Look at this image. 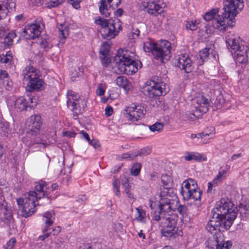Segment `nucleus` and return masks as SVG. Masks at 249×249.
Returning a JSON list of instances; mask_svg holds the SVG:
<instances>
[{
	"label": "nucleus",
	"instance_id": "obj_13",
	"mask_svg": "<svg viewBox=\"0 0 249 249\" xmlns=\"http://www.w3.org/2000/svg\"><path fill=\"white\" fill-rule=\"evenodd\" d=\"M171 43L168 40H162L156 45L153 55L162 63L167 61L171 57Z\"/></svg>",
	"mask_w": 249,
	"mask_h": 249
},
{
	"label": "nucleus",
	"instance_id": "obj_11",
	"mask_svg": "<svg viewBox=\"0 0 249 249\" xmlns=\"http://www.w3.org/2000/svg\"><path fill=\"white\" fill-rule=\"evenodd\" d=\"M67 106L73 112V118L77 119L78 115L82 113L87 107L84 99L81 98L79 95L72 90H69L67 93Z\"/></svg>",
	"mask_w": 249,
	"mask_h": 249
},
{
	"label": "nucleus",
	"instance_id": "obj_48",
	"mask_svg": "<svg viewBox=\"0 0 249 249\" xmlns=\"http://www.w3.org/2000/svg\"><path fill=\"white\" fill-rule=\"evenodd\" d=\"M106 89V86L105 83H101L98 85V87L96 89V92L97 95L102 96L104 94L105 90Z\"/></svg>",
	"mask_w": 249,
	"mask_h": 249
},
{
	"label": "nucleus",
	"instance_id": "obj_24",
	"mask_svg": "<svg viewBox=\"0 0 249 249\" xmlns=\"http://www.w3.org/2000/svg\"><path fill=\"white\" fill-rule=\"evenodd\" d=\"M225 177L218 172V175L211 182L208 183V188L207 192L208 193L213 194L215 191V188L218 184L222 181Z\"/></svg>",
	"mask_w": 249,
	"mask_h": 249
},
{
	"label": "nucleus",
	"instance_id": "obj_57",
	"mask_svg": "<svg viewBox=\"0 0 249 249\" xmlns=\"http://www.w3.org/2000/svg\"><path fill=\"white\" fill-rule=\"evenodd\" d=\"M140 31L137 28H133L132 30L131 36L132 37L130 36V38L135 39L139 36Z\"/></svg>",
	"mask_w": 249,
	"mask_h": 249
},
{
	"label": "nucleus",
	"instance_id": "obj_37",
	"mask_svg": "<svg viewBox=\"0 0 249 249\" xmlns=\"http://www.w3.org/2000/svg\"><path fill=\"white\" fill-rule=\"evenodd\" d=\"M12 53L10 52H7L5 55L0 54V63L7 64L12 60Z\"/></svg>",
	"mask_w": 249,
	"mask_h": 249
},
{
	"label": "nucleus",
	"instance_id": "obj_1",
	"mask_svg": "<svg viewBox=\"0 0 249 249\" xmlns=\"http://www.w3.org/2000/svg\"><path fill=\"white\" fill-rule=\"evenodd\" d=\"M237 216L233 204L227 198L218 201L213 209L206 229L212 233L229 230Z\"/></svg>",
	"mask_w": 249,
	"mask_h": 249
},
{
	"label": "nucleus",
	"instance_id": "obj_29",
	"mask_svg": "<svg viewBox=\"0 0 249 249\" xmlns=\"http://www.w3.org/2000/svg\"><path fill=\"white\" fill-rule=\"evenodd\" d=\"M222 231H219L218 233L219 235V245L218 249H229L232 246L231 242L230 241H225L224 240V236L222 234Z\"/></svg>",
	"mask_w": 249,
	"mask_h": 249
},
{
	"label": "nucleus",
	"instance_id": "obj_60",
	"mask_svg": "<svg viewBox=\"0 0 249 249\" xmlns=\"http://www.w3.org/2000/svg\"><path fill=\"white\" fill-rule=\"evenodd\" d=\"M51 234V231H47V233H45L42 235H40L38 236V240L44 241L45 239L49 237Z\"/></svg>",
	"mask_w": 249,
	"mask_h": 249
},
{
	"label": "nucleus",
	"instance_id": "obj_36",
	"mask_svg": "<svg viewBox=\"0 0 249 249\" xmlns=\"http://www.w3.org/2000/svg\"><path fill=\"white\" fill-rule=\"evenodd\" d=\"M16 37L17 35L15 31H11L6 36L4 42L8 46H11L13 44L14 41V38H16Z\"/></svg>",
	"mask_w": 249,
	"mask_h": 249
},
{
	"label": "nucleus",
	"instance_id": "obj_33",
	"mask_svg": "<svg viewBox=\"0 0 249 249\" xmlns=\"http://www.w3.org/2000/svg\"><path fill=\"white\" fill-rule=\"evenodd\" d=\"M115 81L116 84L119 87H122L124 89H126L128 88L129 82L125 77L120 76L117 78Z\"/></svg>",
	"mask_w": 249,
	"mask_h": 249
},
{
	"label": "nucleus",
	"instance_id": "obj_14",
	"mask_svg": "<svg viewBox=\"0 0 249 249\" xmlns=\"http://www.w3.org/2000/svg\"><path fill=\"white\" fill-rule=\"evenodd\" d=\"M145 112L146 110L143 107L132 104L125 108L124 114L129 120L132 122H137L139 119L144 117Z\"/></svg>",
	"mask_w": 249,
	"mask_h": 249
},
{
	"label": "nucleus",
	"instance_id": "obj_63",
	"mask_svg": "<svg viewBox=\"0 0 249 249\" xmlns=\"http://www.w3.org/2000/svg\"><path fill=\"white\" fill-rule=\"evenodd\" d=\"M87 198L86 196L84 195H80L77 197V199L76 201L79 203H82L84 202L86 200Z\"/></svg>",
	"mask_w": 249,
	"mask_h": 249
},
{
	"label": "nucleus",
	"instance_id": "obj_47",
	"mask_svg": "<svg viewBox=\"0 0 249 249\" xmlns=\"http://www.w3.org/2000/svg\"><path fill=\"white\" fill-rule=\"evenodd\" d=\"M199 112H196V111L193 112H186V119L188 120L189 121L192 122L194 120H195L198 115L197 114V113Z\"/></svg>",
	"mask_w": 249,
	"mask_h": 249
},
{
	"label": "nucleus",
	"instance_id": "obj_10",
	"mask_svg": "<svg viewBox=\"0 0 249 249\" xmlns=\"http://www.w3.org/2000/svg\"><path fill=\"white\" fill-rule=\"evenodd\" d=\"M226 43L230 51L236 53L237 60L241 63H247L248 61V48L242 44V40L233 35H227Z\"/></svg>",
	"mask_w": 249,
	"mask_h": 249
},
{
	"label": "nucleus",
	"instance_id": "obj_27",
	"mask_svg": "<svg viewBox=\"0 0 249 249\" xmlns=\"http://www.w3.org/2000/svg\"><path fill=\"white\" fill-rule=\"evenodd\" d=\"M217 13H218V10L213 9H212V10H211L210 11L207 12L205 14V15L203 16V18L206 21L212 20V26H213V27L214 28H215L214 27V24H215V23L214 21V20L217 19L218 20H219L220 21L221 20L223 19L222 17V18H221L220 17V15L218 16V18H215V17L216 16V14Z\"/></svg>",
	"mask_w": 249,
	"mask_h": 249
},
{
	"label": "nucleus",
	"instance_id": "obj_44",
	"mask_svg": "<svg viewBox=\"0 0 249 249\" xmlns=\"http://www.w3.org/2000/svg\"><path fill=\"white\" fill-rule=\"evenodd\" d=\"M8 76L6 71L0 69V88H1L2 85L5 83V79L7 78Z\"/></svg>",
	"mask_w": 249,
	"mask_h": 249
},
{
	"label": "nucleus",
	"instance_id": "obj_62",
	"mask_svg": "<svg viewBox=\"0 0 249 249\" xmlns=\"http://www.w3.org/2000/svg\"><path fill=\"white\" fill-rule=\"evenodd\" d=\"M113 112V108L111 107H107L105 109V114L107 116H110Z\"/></svg>",
	"mask_w": 249,
	"mask_h": 249
},
{
	"label": "nucleus",
	"instance_id": "obj_55",
	"mask_svg": "<svg viewBox=\"0 0 249 249\" xmlns=\"http://www.w3.org/2000/svg\"><path fill=\"white\" fill-rule=\"evenodd\" d=\"M13 85V82L9 80V76L5 79V83L2 85L7 90H10Z\"/></svg>",
	"mask_w": 249,
	"mask_h": 249
},
{
	"label": "nucleus",
	"instance_id": "obj_64",
	"mask_svg": "<svg viewBox=\"0 0 249 249\" xmlns=\"http://www.w3.org/2000/svg\"><path fill=\"white\" fill-rule=\"evenodd\" d=\"M115 16L121 17L123 13V10L122 8H119L114 12Z\"/></svg>",
	"mask_w": 249,
	"mask_h": 249
},
{
	"label": "nucleus",
	"instance_id": "obj_52",
	"mask_svg": "<svg viewBox=\"0 0 249 249\" xmlns=\"http://www.w3.org/2000/svg\"><path fill=\"white\" fill-rule=\"evenodd\" d=\"M249 210V206L245 203H240L239 205V211L241 213L246 214Z\"/></svg>",
	"mask_w": 249,
	"mask_h": 249
},
{
	"label": "nucleus",
	"instance_id": "obj_5",
	"mask_svg": "<svg viewBox=\"0 0 249 249\" xmlns=\"http://www.w3.org/2000/svg\"><path fill=\"white\" fill-rule=\"evenodd\" d=\"M135 54L128 50H120L118 54L114 57L115 67L120 72L127 75L136 73L138 69L141 68L140 61L135 60Z\"/></svg>",
	"mask_w": 249,
	"mask_h": 249
},
{
	"label": "nucleus",
	"instance_id": "obj_2",
	"mask_svg": "<svg viewBox=\"0 0 249 249\" xmlns=\"http://www.w3.org/2000/svg\"><path fill=\"white\" fill-rule=\"evenodd\" d=\"M47 183L42 180L36 183L35 191H29L27 196L17 199L18 204L20 206L21 214L27 217L32 215L36 211V205H44L51 203V199L47 191Z\"/></svg>",
	"mask_w": 249,
	"mask_h": 249
},
{
	"label": "nucleus",
	"instance_id": "obj_3",
	"mask_svg": "<svg viewBox=\"0 0 249 249\" xmlns=\"http://www.w3.org/2000/svg\"><path fill=\"white\" fill-rule=\"evenodd\" d=\"M166 205L167 207L161 205V203L158 205L159 211H154L153 203L150 204L151 209L152 210V219L159 221L160 225L162 228L161 232L162 235L168 239L175 238L178 235L177 223L178 217L177 214L173 213L172 210L174 209V206L176 204Z\"/></svg>",
	"mask_w": 249,
	"mask_h": 249
},
{
	"label": "nucleus",
	"instance_id": "obj_50",
	"mask_svg": "<svg viewBox=\"0 0 249 249\" xmlns=\"http://www.w3.org/2000/svg\"><path fill=\"white\" fill-rule=\"evenodd\" d=\"M16 243V239L12 238L7 242L6 244L3 247L5 249H13Z\"/></svg>",
	"mask_w": 249,
	"mask_h": 249
},
{
	"label": "nucleus",
	"instance_id": "obj_39",
	"mask_svg": "<svg viewBox=\"0 0 249 249\" xmlns=\"http://www.w3.org/2000/svg\"><path fill=\"white\" fill-rule=\"evenodd\" d=\"M110 51V45L108 43L105 42L101 46L99 53L100 55H108Z\"/></svg>",
	"mask_w": 249,
	"mask_h": 249
},
{
	"label": "nucleus",
	"instance_id": "obj_23",
	"mask_svg": "<svg viewBox=\"0 0 249 249\" xmlns=\"http://www.w3.org/2000/svg\"><path fill=\"white\" fill-rule=\"evenodd\" d=\"M184 159L185 160L190 161L194 160L196 161H201V160L205 161L207 160L206 157L202 156L196 152H187L184 156Z\"/></svg>",
	"mask_w": 249,
	"mask_h": 249
},
{
	"label": "nucleus",
	"instance_id": "obj_35",
	"mask_svg": "<svg viewBox=\"0 0 249 249\" xmlns=\"http://www.w3.org/2000/svg\"><path fill=\"white\" fill-rule=\"evenodd\" d=\"M138 216L136 218V220L142 222H145L146 212L142 207H139L136 208Z\"/></svg>",
	"mask_w": 249,
	"mask_h": 249
},
{
	"label": "nucleus",
	"instance_id": "obj_30",
	"mask_svg": "<svg viewBox=\"0 0 249 249\" xmlns=\"http://www.w3.org/2000/svg\"><path fill=\"white\" fill-rule=\"evenodd\" d=\"M219 245V235L213 236L212 238H210L208 240L207 247L210 249H218Z\"/></svg>",
	"mask_w": 249,
	"mask_h": 249
},
{
	"label": "nucleus",
	"instance_id": "obj_53",
	"mask_svg": "<svg viewBox=\"0 0 249 249\" xmlns=\"http://www.w3.org/2000/svg\"><path fill=\"white\" fill-rule=\"evenodd\" d=\"M177 209L178 213L183 217L186 215L187 208L185 205H179Z\"/></svg>",
	"mask_w": 249,
	"mask_h": 249
},
{
	"label": "nucleus",
	"instance_id": "obj_26",
	"mask_svg": "<svg viewBox=\"0 0 249 249\" xmlns=\"http://www.w3.org/2000/svg\"><path fill=\"white\" fill-rule=\"evenodd\" d=\"M197 102L199 104V106L196 107V112H206L208 111V107L210 105L208 99L204 96H202L200 99L197 100Z\"/></svg>",
	"mask_w": 249,
	"mask_h": 249
},
{
	"label": "nucleus",
	"instance_id": "obj_45",
	"mask_svg": "<svg viewBox=\"0 0 249 249\" xmlns=\"http://www.w3.org/2000/svg\"><path fill=\"white\" fill-rule=\"evenodd\" d=\"M196 21H187L186 24V27L187 29L190 30L191 31H195L197 29L198 27L197 24H196Z\"/></svg>",
	"mask_w": 249,
	"mask_h": 249
},
{
	"label": "nucleus",
	"instance_id": "obj_38",
	"mask_svg": "<svg viewBox=\"0 0 249 249\" xmlns=\"http://www.w3.org/2000/svg\"><path fill=\"white\" fill-rule=\"evenodd\" d=\"M120 181L115 177L113 178V188L115 195L120 197L121 196V193L120 191Z\"/></svg>",
	"mask_w": 249,
	"mask_h": 249
},
{
	"label": "nucleus",
	"instance_id": "obj_58",
	"mask_svg": "<svg viewBox=\"0 0 249 249\" xmlns=\"http://www.w3.org/2000/svg\"><path fill=\"white\" fill-rule=\"evenodd\" d=\"M50 228L51 229L50 230H48V231H51V233L53 232V235H57L61 231V228L59 226H56L54 229Z\"/></svg>",
	"mask_w": 249,
	"mask_h": 249
},
{
	"label": "nucleus",
	"instance_id": "obj_46",
	"mask_svg": "<svg viewBox=\"0 0 249 249\" xmlns=\"http://www.w3.org/2000/svg\"><path fill=\"white\" fill-rule=\"evenodd\" d=\"M65 0H51L47 3V7L51 8L58 6L64 1Z\"/></svg>",
	"mask_w": 249,
	"mask_h": 249
},
{
	"label": "nucleus",
	"instance_id": "obj_54",
	"mask_svg": "<svg viewBox=\"0 0 249 249\" xmlns=\"http://www.w3.org/2000/svg\"><path fill=\"white\" fill-rule=\"evenodd\" d=\"M82 0H68V2L71 4L73 8L78 9L80 8V3Z\"/></svg>",
	"mask_w": 249,
	"mask_h": 249
},
{
	"label": "nucleus",
	"instance_id": "obj_59",
	"mask_svg": "<svg viewBox=\"0 0 249 249\" xmlns=\"http://www.w3.org/2000/svg\"><path fill=\"white\" fill-rule=\"evenodd\" d=\"M63 135L64 136L69 138H74L76 135V133L72 131H68L64 132Z\"/></svg>",
	"mask_w": 249,
	"mask_h": 249
},
{
	"label": "nucleus",
	"instance_id": "obj_49",
	"mask_svg": "<svg viewBox=\"0 0 249 249\" xmlns=\"http://www.w3.org/2000/svg\"><path fill=\"white\" fill-rule=\"evenodd\" d=\"M109 54L106 55H100V59L104 67H107L108 64L111 62V59L109 58Z\"/></svg>",
	"mask_w": 249,
	"mask_h": 249
},
{
	"label": "nucleus",
	"instance_id": "obj_25",
	"mask_svg": "<svg viewBox=\"0 0 249 249\" xmlns=\"http://www.w3.org/2000/svg\"><path fill=\"white\" fill-rule=\"evenodd\" d=\"M225 177L218 172V175L211 182L208 183V188L207 192L208 193L213 194L215 191V188L218 184L222 181Z\"/></svg>",
	"mask_w": 249,
	"mask_h": 249
},
{
	"label": "nucleus",
	"instance_id": "obj_22",
	"mask_svg": "<svg viewBox=\"0 0 249 249\" xmlns=\"http://www.w3.org/2000/svg\"><path fill=\"white\" fill-rule=\"evenodd\" d=\"M122 184L123 188H124V192L126 194L128 198L132 200L133 201L136 199L134 196L133 190V185L132 183H130L127 178L124 177L122 179Z\"/></svg>",
	"mask_w": 249,
	"mask_h": 249
},
{
	"label": "nucleus",
	"instance_id": "obj_17",
	"mask_svg": "<svg viewBox=\"0 0 249 249\" xmlns=\"http://www.w3.org/2000/svg\"><path fill=\"white\" fill-rule=\"evenodd\" d=\"M40 115H33L30 117L29 121V130L27 132L28 136H36L40 131V128L42 124Z\"/></svg>",
	"mask_w": 249,
	"mask_h": 249
},
{
	"label": "nucleus",
	"instance_id": "obj_56",
	"mask_svg": "<svg viewBox=\"0 0 249 249\" xmlns=\"http://www.w3.org/2000/svg\"><path fill=\"white\" fill-rule=\"evenodd\" d=\"M209 136V134H204L203 133H198V134H192L191 135V138L192 139H194L195 138H197L198 139H202V138L204 137H207V136Z\"/></svg>",
	"mask_w": 249,
	"mask_h": 249
},
{
	"label": "nucleus",
	"instance_id": "obj_16",
	"mask_svg": "<svg viewBox=\"0 0 249 249\" xmlns=\"http://www.w3.org/2000/svg\"><path fill=\"white\" fill-rule=\"evenodd\" d=\"M174 63L186 73L191 72L194 70L192 61L187 54L181 53L176 56L174 58Z\"/></svg>",
	"mask_w": 249,
	"mask_h": 249
},
{
	"label": "nucleus",
	"instance_id": "obj_18",
	"mask_svg": "<svg viewBox=\"0 0 249 249\" xmlns=\"http://www.w3.org/2000/svg\"><path fill=\"white\" fill-rule=\"evenodd\" d=\"M143 10L147 12L150 15H156L161 14L164 11L165 6L164 3L160 4L154 1L143 2L142 4Z\"/></svg>",
	"mask_w": 249,
	"mask_h": 249
},
{
	"label": "nucleus",
	"instance_id": "obj_40",
	"mask_svg": "<svg viewBox=\"0 0 249 249\" xmlns=\"http://www.w3.org/2000/svg\"><path fill=\"white\" fill-rule=\"evenodd\" d=\"M209 51V48H206L199 52L200 58L202 62L207 60L210 54Z\"/></svg>",
	"mask_w": 249,
	"mask_h": 249
},
{
	"label": "nucleus",
	"instance_id": "obj_19",
	"mask_svg": "<svg viewBox=\"0 0 249 249\" xmlns=\"http://www.w3.org/2000/svg\"><path fill=\"white\" fill-rule=\"evenodd\" d=\"M36 105V99L29 96L28 97V99L21 96L17 99L15 102V107L18 108L19 111L28 110V108L31 109Z\"/></svg>",
	"mask_w": 249,
	"mask_h": 249
},
{
	"label": "nucleus",
	"instance_id": "obj_6",
	"mask_svg": "<svg viewBox=\"0 0 249 249\" xmlns=\"http://www.w3.org/2000/svg\"><path fill=\"white\" fill-rule=\"evenodd\" d=\"M95 23L99 26L98 30L101 36L107 40L115 37L122 30L121 21L117 18L107 19L97 17Z\"/></svg>",
	"mask_w": 249,
	"mask_h": 249
},
{
	"label": "nucleus",
	"instance_id": "obj_43",
	"mask_svg": "<svg viewBox=\"0 0 249 249\" xmlns=\"http://www.w3.org/2000/svg\"><path fill=\"white\" fill-rule=\"evenodd\" d=\"M137 156H146L148 155L151 153V149L148 147H144L141 149L140 151L135 152Z\"/></svg>",
	"mask_w": 249,
	"mask_h": 249
},
{
	"label": "nucleus",
	"instance_id": "obj_20",
	"mask_svg": "<svg viewBox=\"0 0 249 249\" xmlns=\"http://www.w3.org/2000/svg\"><path fill=\"white\" fill-rule=\"evenodd\" d=\"M40 26L37 24L27 25L21 33V36L27 39L38 38L41 32Z\"/></svg>",
	"mask_w": 249,
	"mask_h": 249
},
{
	"label": "nucleus",
	"instance_id": "obj_21",
	"mask_svg": "<svg viewBox=\"0 0 249 249\" xmlns=\"http://www.w3.org/2000/svg\"><path fill=\"white\" fill-rule=\"evenodd\" d=\"M55 219L54 213L53 212H46L43 215V220L45 223L44 228L42 229L43 233L48 231L51 229L50 228L54 222Z\"/></svg>",
	"mask_w": 249,
	"mask_h": 249
},
{
	"label": "nucleus",
	"instance_id": "obj_34",
	"mask_svg": "<svg viewBox=\"0 0 249 249\" xmlns=\"http://www.w3.org/2000/svg\"><path fill=\"white\" fill-rule=\"evenodd\" d=\"M164 127V124L160 122H156L154 124L149 125V129L152 132L159 133L162 131Z\"/></svg>",
	"mask_w": 249,
	"mask_h": 249
},
{
	"label": "nucleus",
	"instance_id": "obj_8",
	"mask_svg": "<svg viewBox=\"0 0 249 249\" xmlns=\"http://www.w3.org/2000/svg\"><path fill=\"white\" fill-rule=\"evenodd\" d=\"M161 182L163 187V190L159 195V204L167 207L168 205L177 204L178 203V197L174 192V189L172 187L173 180L170 176L167 175H163L161 177Z\"/></svg>",
	"mask_w": 249,
	"mask_h": 249
},
{
	"label": "nucleus",
	"instance_id": "obj_15",
	"mask_svg": "<svg viewBox=\"0 0 249 249\" xmlns=\"http://www.w3.org/2000/svg\"><path fill=\"white\" fill-rule=\"evenodd\" d=\"M0 219L6 225L13 222L12 210L5 201L2 190L0 189Z\"/></svg>",
	"mask_w": 249,
	"mask_h": 249
},
{
	"label": "nucleus",
	"instance_id": "obj_51",
	"mask_svg": "<svg viewBox=\"0 0 249 249\" xmlns=\"http://www.w3.org/2000/svg\"><path fill=\"white\" fill-rule=\"evenodd\" d=\"M136 157H137V155L135 152L124 153L122 154V158L123 159H127L128 160H132Z\"/></svg>",
	"mask_w": 249,
	"mask_h": 249
},
{
	"label": "nucleus",
	"instance_id": "obj_41",
	"mask_svg": "<svg viewBox=\"0 0 249 249\" xmlns=\"http://www.w3.org/2000/svg\"><path fill=\"white\" fill-rule=\"evenodd\" d=\"M61 28L58 27L59 31V36L60 39L61 40H64L68 36V30L66 28L63 29V25H60Z\"/></svg>",
	"mask_w": 249,
	"mask_h": 249
},
{
	"label": "nucleus",
	"instance_id": "obj_61",
	"mask_svg": "<svg viewBox=\"0 0 249 249\" xmlns=\"http://www.w3.org/2000/svg\"><path fill=\"white\" fill-rule=\"evenodd\" d=\"M89 143L92 145L95 148H97L100 147L99 142L95 140H89Z\"/></svg>",
	"mask_w": 249,
	"mask_h": 249
},
{
	"label": "nucleus",
	"instance_id": "obj_4",
	"mask_svg": "<svg viewBox=\"0 0 249 249\" xmlns=\"http://www.w3.org/2000/svg\"><path fill=\"white\" fill-rule=\"evenodd\" d=\"M243 7V0H225L223 8L224 12L221 15L223 19L220 21L214 20V27L215 29L223 31L226 30L228 26L233 27V19Z\"/></svg>",
	"mask_w": 249,
	"mask_h": 249
},
{
	"label": "nucleus",
	"instance_id": "obj_31",
	"mask_svg": "<svg viewBox=\"0 0 249 249\" xmlns=\"http://www.w3.org/2000/svg\"><path fill=\"white\" fill-rule=\"evenodd\" d=\"M157 44V43L154 42L151 40H147L144 43L143 49L145 52H151L153 53Z\"/></svg>",
	"mask_w": 249,
	"mask_h": 249
},
{
	"label": "nucleus",
	"instance_id": "obj_12",
	"mask_svg": "<svg viewBox=\"0 0 249 249\" xmlns=\"http://www.w3.org/2000/svg\"><path fill=\"white\" fill-rule=\"evenodd\" d=\"M181 193L184 199L186 200L193 199L195 201L200 200L201 196V191L197 188L196 182L191 178L183 182Z\"/></svg>",
	"mask_w": 249,
	"mask_h": 249
},
{
	"label": "nucleus",
	"instance_id": "obj_42",
	"mask_svg": "<svg viewBox=\"0 0 249 249\" xmlns=\"http://www.w3.org/2000/svg\"><path fill=\"white\" fill-rule=\"evenodd\" d=\"M142 165L140 163H136L133 165L131 168V174L132 175L137 176L139 175Z\"/></svg>",
	"mask_w": 249,
	"mask_h": 249
},
{
	"label": "nucleus",
	"instance_id": "obj_32",
	"mask_svg": "<svg viewBox=\"0 0 249 249\" xmlns=\"http://www.w3.org/2000/svg\"><path fill=\"white\" fill-rule=\"evenodd\" d=\"M37 38L38 40L37 43L43 49L47 50L52 48V44H50V43L49 42V39L47 38L46 36L44 37L42 36L39 37V36Z\"/></svg>",
	"mask_w": 249,
	"mask_h": 249
},
{
	"label": "nucleus",
	"instance_id": "obj_9",
	"mask_svg": "<svg viewBox=\"0 0 249 249\" xmlns=\"http://www.w3.org/2000/svg\"><path fill=\"white\" fill-rule=\"evenodd\" d=\"M169 91L168 87L161 77L154 76L149 81H147L143 89V94L149 98L165 95Z\"/></svg>",
	"mask_w": 249,
	"mask_h": 249
},
{
	"label": "nucleus",
	"instance_id": "obj_28",
	"mask_svg": "<svg viewBox=\"0 0 249 249\" xmlns=\"http://www.w3.org/2000/svg\"><path fill=\"white\" fill-rule=\"evenodd\" d=\"M99 4V11L102 15L105 17L110 16L112 10L110 6L107 7L106 4V0H101Z\"/></svg>",
	"mask_w": 249,
	"mask_h": 249
},
{
	"label": "nucleus",
	"instance_id": "obj_7",
	"mask_svg": "<svg viewBox=\"0 0 249 249\" xmlns=\"http://www.w3.org/2000/svg\"><path fill=\"white\" fill-rule=\"evenodd\" d=\"M22 75L23 81L27 82L26 89L29 91H39L44 89L45 84L40 78L38 70L27 66L23 70Z\"/></svg>",
	"mask_w": 249,
	"mask_h": 249
}]
</instances>
